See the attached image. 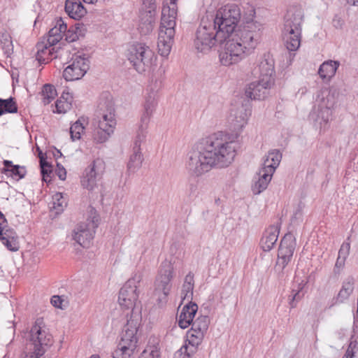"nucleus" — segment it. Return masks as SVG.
Wrapping results in <instances>:
<instances>
[{
  "instance_id": "1",
  "label": "nucleus",
  "mask_w": 358,
  "mask_h": 358,
  "mask_svg": "<svg viewBox=\"0 0 358 358\" xmlns=\"http://www.w3.org/2000/svg\"><path fill=\"white\" fill-rule=\"evenodd\" d=\"M236 155V143L222 133H215L203 138L188 152L185 169L190 176L199 178L213 168L228 167Z\"/></svg>"
},
{
  "instance_id": "2",
  "label": "nucleus",
  "mask_w": 358,
  "mask_h": 358,
  "mask_svg": "<svg viewBox=\"0 0 358 358\" xmlns=\"http://www.w3.org/2000/svg\"><path fill=\"white\" fill-rule=\"evenodd\" d=\"M241 19V10L236 4L219 8L211 20L203 18L196 31L194 46L200 52L210 50L217 43H222L235 30Z\"/></svg>"
},
{
  "instance_id": "3",
  "label": "nucleus",
  "mask_w": 358,
  "mask_h": 358,
  "mask_svg": "<svg viewBox=\"0 0 358 358\" xmlns=\"http://www.w3.org/2000/svg\"><path fill=\"white\" fill-rule=\"evenodd\" d=\"M116 126L115 103L108 92H103L99 99L96 120L92 132L94 141L102 143L114 132Z\"/></svg>"
},
{
  "instance_id": "4",
  "label": "nucleus",
  "mask_w": 358,
  "mask_h": 358,
  "mask_svg": "<svg viewBox=\"0 0 358 358\" xmlns=\"http://www.w3.org/2000/svg\"><path fill=\"white\" fill-rule=\"evenodd\" d=\"M177 10L173 2L169 6L162 8L157 46L159 54L163 57L168 56L171 50L175 35Z\"/></svg>"
},
{
  "instance_id": "5",
  "label": "nucleus",
  "mask_w": 358,
  "mask_h": 358,
  "mask_svg": "<svg viewBox=\"0 0 358 358\" xmlns=\"http://www.w3.org/2000/svg\"><path fill=\"white\" fill-rule=\"evenodd\" d=\"M127 321L124 326L121 340L116 350V355H122V358H129L137 347V331L141 322V313L134 310L129 315L127 313Z\"/></svg>"
},
{
  "instance_id": "6",
  "label": "nucleus",
  "mask_w": 358,
  "mask_h": 358,
  "mask_svg": "<svg viewBox=\"0 0 358 358\" xmlns=\"http://www.w3.org/2000/svg\"><path fill=\"white\" fill-rule=\"evenodd\" d=\"M263 25L253 20H247L243 25L234 30L229 37H233L245 51L251 54L261 41Z\"/></svg>"
},
{
  "instance_id": "7",
  "label": "nucleus",
  "mask_w": 358,
  "mask_h": 358,
  "mask_svg": "<svg viewBox=\"0 0 358 358\" xmlns=\"http://www.w3.org/2000/svg\"><path fill=\"white\" fill-rule=\"evenodd\" d=\"M29 337L34 348L27 358H39L52 344V336L45 327L42 318L36 320L30 330Z\"/></svg>"
},
{
  "instance_id": "8",
  "label": "nucleus",
  "mask_w": 358,
  "mask_h": 358,
  "mask_svg": "<svg viewBox=\"0 0 358 358\" xmlns=\"http://www.w3.org/2000/svg\"><path fill=\"white\" fill-rule=\"evenodd\" d=\"M334 106L333 96L327 90H321L317 96L316 104L309 117L320 126V129L325 130L332 115Z\"/></svg>"
},
{
  "instance_id": "9",
  "label": "nucleus",
  "mask_w": 358,
  "mask_h": 358,
  "mask_svg": "<svg viewBox=\"0 0 358 358\" xmlns=\"http://www.w3.org/2000/svg\"><path fill=\"white\" fill-rule=\"evenodd\" d=\"M127 59L136 71L142 73L149 69L155 59V53L149 46L141 43L129 45L127 50Z\"/></svg>"
},
{
  "instance_id": "10",
  "label": "nucleus",
  "mask_w": 358,
  "mask_h": 358,
  "mask_svg": "<svg viewBox=\"0 0 358 358\" xmlns=\"http://www.w3.org/2000/svg\"><path fill=\"white\" fill-rule=\"evenodd\" d=\"M141 280V273H136L124 283L120 290L118 296L119 304L123 309L131 310L129 315L134 310L141 313V308L136 306V303L139 294L138 286Z\"/></svg>"
},
{
  "instance_id": "11",
  "label": "nucleus",
  "mask_w": 358,
  "mask_h": 358,
  "mask_svg": "<svg viewBox=\"0 0 358 358\" xmlns=\"http://www.w3.org/2000/svg\"><path fill=\"white\" fill-rule=\"evenodd\" d=\"M99 215L94 208L89 211L86 222H81L73 230V239L83 248H88L98 227Z\"/></svg>"
},
{
  "instance_id": "12",
  "label": "nucleus",
  "mask_w": 358,
  "mask_h": 358,
  "mask_svg": "<svg viewBox=\"0 0 358 358\" xmlns=\"http://www.w3.org/2000/svg\"><path fill=\"white\" fill-rule=\"evenodd\" d=\"M225 41L219 55L222 65L229 66L236 64L250 55L233 37H228Z\"/></svg>"
},
{
  "instance_id": "13",
  "label": "nucleus",
  "mask_w": 358,
  "mask_h": 358,
  "mask_svg": "<svg viewBox=\"0 0 358 358\" xmlns=\"http://www.w3.org/2000/svg\"><path fill=\"white\" fill-rule=\"evenodd\" d=\"M225 41L219 55L222 65L229 66L236 64L250 55L233 37H228Z\"/></svg>"
},
{
  "instance_id": "14",
  "label": "nucleus",
  "mask_w": 358,
  "mask_h": 358,
  "mask_svg": "<svg viewBox=\"0 0 358 358\" xmlns=\"http://www.w3.org/2000/svg\"><path fill=\"white\" fill-rule=\"evenodd\" d=\"M296 248V240L291 233L286 234L281 239L278 252V259L275 271L279 273H283L284 269L291 261Z\"/></svg>"
},
{
  "instance_id": "15",
  "label": "nucleus",
  "mask_w": 358,
  "mask_h": 358,
  "mask_svg": "<svg viewBox=\"0 0 358 358\" xmlns=\"http://www.w3.org/2000/svg\"><path fill=\"white\" fill-rule=\"evenodd\" d=\"M105 168V162L102 159H94L85 169L81 178L80 182L83 187L89 191H92L97 187V182L101 179Z\"/></svg>"
},
{
  "instance_id": "16",
  "label": "nucleus",
  "mask_w": 358,
  "mask_h": 358,
  "mask_svg": "<svg viewBox=\"0 0 358 358\" xmlns=\"http://www.w3.org/2000/svg\"><path fill=\"white\" fill-rule=\"evenodd\" d=\"M173 278V266L169 262H163L160 266L159 273L155 281L156 293H162L160 300L166 299L172 288L171 280Z\"/></svg>"
},
{
  "instance_id": "17",
  "label": "nucleus",
  "mask_w": 358,
  "mask_h": 358,
  "mask_svg": "<svg viewBox=\"0 0 358 358\" xmlns=\"http://www.w3.org/2000/svg\"><path fill=\"white\" fill-rule=\"evenodd\" d=\"M162 87V81L152 80L151 83L148 85L147 93L145 96V102L143 104L144 111L141 117V122L148 124L150 118L158 103V91Z\"/></svg>"
},
{
  "instance_id": "18",
  "label": "nucleus",
  "mask_w": 358,
  "mask_h": 358,
  "mask_svg": "<svg viewBox=\"0 0 358 358\" xmlns=\"http://www.w3.org/2000/svg\"><path fill=\"white\" fill-rule=\"evenodd\" d=\"M90 68V61L83 55H75L71 63L63 71V77L66 81H73L82 78Z\"/></svg>"
},
{
  "instance_id": "19",
  "label": "nucleus",
  "mask_w": 358,
  "mask_h": 358,
  "mask_svg": "<svg viewBox=\"0 0 358 358\" xmlns=\"http://www.w3.org/2000/svg\"><path fill=\"white\" fill-rule=\"evenodd\" d=\"M210 324L208 316L201 315L192 323V327L187 334L189 343L199 345L202 342Z\"/></svg>"
},
{
  "instance_id": "20",
  "label": "nucleus",
  "mask_w": 358,
  "mask_h": 358,
  "mask_svg": "<svg viewBox=\"0 0 358 358\" xmlns=\"http://www.w3.org/2000/svg\"><path fill=\"white\" fill-rule=\"evenodd\" d=\"M6 219L0 211V240L6 248L13 252H16L20 248L18 236L16 232L6 226Z\"/></svg>"
},
{
  "instance_id": "21",
  "label": "nucleus",
  "mask_w": 358,
  "mask_h": 358,
  "mask_svg": "<svg viewBox=\"0 0 358 358\" xmlns=\"http://www.w3.org/2000/svg\"><path fill=\"white\" fill-rule=\"evenodd\" d=\"M303 20V11L301 8H289L284 17V25L282 31L301 32V24Z\"/></svg>"
},
{
  "instance_id": "22",
  "label": "nucleus",
  "mask_w": 358,
  "mask_h": 358,
  "mask_svg": "<svg viewBox=\"0 0 358 358\" xmlns=\"http://www.w3.org/2000/svg\"><path fill=\"white\" fill-rule=\"evenodd\" d=\"M274 83L264 78L258 79L250 83L246 90L245 95L252 99H264L269 94V90Z\"/></svg>"
},
{
  "instance_id": "23",
  "label": "nucleus",
  "mask_w": 358,
  "mask_h": 358,
  "mask_svg": "<svg viewBox=\"0 0 358 358\" xmlns=\"http://www.w3.org/2000/svg\"><path fill=\"white\" fill-rule=\"evenodd\" d=\"M197 310L198 306L195 303L189 302L184 306L177 317L178 326L185 329L192 324Z\"/></svg>"
},
{
  "instance_id": "24",
  "label": "nucleus",
  "mask_w": 358,
  "mask_h": 358,
  "mask_svg": "<svg viewBox=\"0 0 358 358\" xmlns=\"http://www.w3.org/2000/svg\"><path fill=\"white\" fill-rule=\"evenodd\" d=\"M36 49V59L41 64H45L57 57L58 48L50 46L48 42L37 43Z\"/></svg>"
},
{
  "instance_id": "25",
  "label": "nucleus",
  "mask_w": 358,
  "mask_h": 358,
  "mask_svg": "<svg viewBox=\"0 0 358 358\" xmlns=\"http://www.w3.org/2000/svg\"><path fill=\"white\" fill-rule=\"evenodd\" d=\"M67 25L62 17L55 20L54 27L50 29L47 36V42L50 46H55L59 43L64 34L66 33Z\"/></svg>"
},
{
  "instance_id": "26",
  "label": "nucleus",
  "mask_w": 358,
  "mask_h": 358,
  "mask_svg": "<svg viewBox=\"0 0 358 358\" xmlns=\"http://www.w3.org/2000/svg\"><path fill=\"white\" fill-rule=\"evenodd\" d=\"M259 79L264 78V80L270 81L274 83V61L268 56H264V58L259 62L258 65Z\"/></svg>"
},
{
  "instance_id": "27",
  "label": "nucleus",
  "mask_w": 358,
  "mask_h": 358,
  "mask_svg": "<svg viewBox=\"0 0 358 358\" xmlns=\"http://www.w3.org/2000/svg\"><path fill=\"white\" fill-rule=\"evenodd\" d=\"M279 235L278 227L272 225L265 230L260 241V246L264 251L268 252L275 245Z\"/></svg>"
},
{
  "instance_id": "28",
  "label": "nucleus",
  "mask_w": 358,
  "mask_h": 358,
  "mask_svg": "<svg viewBox=\"0 0 358 358\" xmlns=\"http://www.w3.org/2000/svg\"><path fill=\"white\" fill-rule=\"evenodd\" d=\"M64 10L69 17L79 20L87 14L80 0H66Z\"/></svg>"
},
{
  "instance_id": "29",
  "label": "nucleus",
  "mask_w": 358,
  "mask_h": 358,
  "mask_svg": "<svg viewBox=\"0 0 358 358\" xmlns=\"http://www.w3.org/2000/svg\"><path fill=\"white\" fill-rule=\"evenodd\" d=\"M248 119V113L243 106L232 110L229 117L231 124L236 131L241 130L247 124Z\"/></svg>"
},
{
  "instance_id": "30",
  "label": "nucleus",
  "mask_w": 358,
  "mask_h": 358,
  "mask_svg": "<svg viewBox=\"0 0 358 358\" xmlns=\"http://www.w3.org/2000/svg\"><path fill=\"white\" fill-rule=\"evenodd\" d=\"M4 167L1 172L8 177H12L17 180L23 178L26 175V169L24 166L19 165H13V162L9 160L3 162Z\"/></svg>"
},
{
  "instance_id": "31",
  "label": "nucleus",
  "mask_w": 358,
  "mask_h": 358,
  "mask_svg": "<svg viewBox=\"0 0 358 358\" xmlns=\"http://www.w3.org/2000/svg\"><path fill=\"white\" fill-rule=\"evenodd\" d=\"M273 173H267L265 169H261L258 173V179L255 181L252 186V190L254 194H259L264 191L270 182Z\"/></svg>"
},
{
  "instance_id": "32",
  "label": "nucleus",
  "mask_w": 358,
  "mask_h": 358,
  "mask_svg": "<svg viewBox=\"0 0 358 358\" xmlns=\"http://www.w3.org/2000/svg\"><path fill=\"white\" fill-rule=\"evenodd\" d=\"M281 159L282 155L280 151L278 150H273L266 156L262 169H265L267 173H273L275 169L278 166Z\"/></svg>"
},
{
  "instance_id": "33",
  "label": "nucleus",
  "mask_w": 358,
  "mask_h": 358,
  "mask_svg": "<svg viewBox=\"0 0 358 358\" xmlns=\"http://www.w3.org/2000/svg\"><path fill=\"white\" fill-rule=\"evenodd\" d=\"M282 36L287 49L289 51H296L299 49L301 41V32L282 31Z\"/></svg>"
},
{
  "instance_id": "34",
  "label": "nucleus",
  "mask_w": 358,
  "mask_h": 358,
  "mask_svg": "<svg viewBox=\"0 0 358 358\" xmlns=\"http://www.w3.org/2000/svg\"><path fill=\"white\" fill-rule=\"evenodd\" d=\"M354 284V278L348 276L343 282L342 287L337 295L336 303H343L349 298L353 292Z\"/></svg>"
},
{
  "instance_id": "35",
  "label": "nucleus",
  "mask_w": 358,
  "mask_h": 358,
  "mask_svg": "<svg viewBox=\"0 0 358 358\" xmlns=\"http://www.w3.org/2000/svg\"><path fill=\"white\" fill-rule=\"evenodd\" d=\"M339 66V63L336 61H327L323 62L318 70V74L323 80H329L336 73V71Z\"/></svg>"
},
{
  "instance_id": "36",
  "label": "nucleus",
  "mask_w": 358,
  "mask_h": 358,
  "mask_svg": "<svg viewBox=\"0 0 358 358\" xmlns=\"http://www.w3.org/2000/svg\"><path fill=\"white\" fill-rule=\"evenodd\" d=\"M143 161V157L141 151L133 150V152L127 164L128 171L132 173L136 172L141 167Z\"/></svg>"
},
{
  "instance_id": "37",
  "label": "nucleus",
  "mask_w": 358,
  "mask_h": 358,
  "mask_svg": "<svg viewBox=\"0 0 358 358\" xmlns=\"http://www.w3.org/2000/svg\"><path fill=\"white\" fill-rule=\"evenodd\" d=\"M198 345L189 343L186 341L185 343L175 352L173 358H191L192 355L196 351Z\"/></svg>"
},
{
  "instance_id": "38",
  "label": "nucleus",
  "mask_w": 358,
  "mask_h": 358,
  "mask_svg": "<svg viewBox=\"0 0 358 358\" xmlns=\"http://www.w3.org/2000/svg\"><path fill=\"white\" fill-rule=\"evenodd\" d=\"M194 287V275L189 272L185 278L182 288L183 299H192Z\"/></svg>"
},
{
  "instance_id": "39",
  "label": "nucleus",
  "mask_w": 358,
  "mask_h": 358,
  "mask_svg": "<svg viewBox=\"0 0 358 358\" xmlns=\"http://www.w3.org/2000/svg\"><path fill=\"white\" fill-rule=\"evenodd\" d=\"M148 124L141 122L138 127L137 134L134 140L133 150L141 151V145L145 143Z\"/></svg>"
},
{
  "instance_id": "40",
  "label": "nucleus",
  "mask_w": 358,
  "mask_h": 358,
  "mask_svg": "<svg viewBox=\"0 0 358 358\" xmlns=\"http://www.w3.org/2000/svg\"><path fill=\"white\" fill-rule=\"evenodd\" d=\"M52 204L51 208L55 210L56 214H60L66 207L67 201L62 193L57 192L52 196Z\"/></svg>"
},
{
  "instance_id": "41",
  "label": "nucleus",
  "mask_w": 358,
  "mask_h": 358,
  "mask_svg": "<svg viewBox=\"0 0 358 358\" xmlns=\"http://www.w3.org/2000/svg\"><path fill=\"white\" fill-rule=\"evenodd\" d=\"M85 120L84 118H79L74 122L70 127V134L72 141L78 140L81 138V134L85 130L84 124Z\"/></svg>"
},
{
  "instance_id": "42",
  "label": "nucleus",
  "mask_w": 358,
  "mask_h": 358,
  "mask_svg": "<svg viewBox=\"0 0 358 358\" xmlns=\"http://www.w3.org/2000/svg\"><path fill=\"white\" fill-rule=\"evenodd\" d=\"M0 112L5 113H15L17 112V106L14 99L10 97L7 99H0Z\"/></svg>"
},
{
  "instance_id": "43",
  "label": "nucleus",
  "mask_w": 358,
  "mask_h": 358,
  "mask_svg": "<svg viewBox=\"0 0 358 358\" xmlns=\"http://www.w3.org/2000/svg\"><path fill=\"white\" fill-rule=\"evenodd\" d=\"M57 91L54 86L45 84L42 90L41 96L44 105L49 104L56 96Z\"/></svg>"
},
{
  "instance_id": "44",
  "label": "nucleus",
  "mask_w": 358,
  "mask_h": 358,
  "mask_svg": "<svg viewBox=\"0 0 358 358\" xmlns=\"http://www.w3.org/2000/svg\"><path fill=\"white\" fill-rule=\"evenodd\" d=\"M153 23L154 20L152 17L151 15L148 16L145 19L142 18L138 24V29L141 34L143 35H147L150 34L153 29Z\"/></svg>"
},
{
  "instance_id": "45",
  "label": "nucleus",
  "mask_w": 358,
  "mask_h": 358,
  "mask_svg": "<svg viewBox=\"0 0 358 358\" xmlns=\"http://www.w3.org/2000/svg\"><path fill=\"white\" fill-rule=\"evenodd\" d=\"M40 166L41 169V174L43 178L46 177L48 175L52 173V166L49 162L45 161L43 158L40 157Z\"/></svg>"
},
{
  "instance_id": "46",
  "label": "nucleus",
  "mask_w": 358,
  "mask_h": 358,
  "mask_svg": "<svg viewBox=\"0 0 358 358\" xmlns=\"http://www.w3.org/2000/svg\"><path fill=\"white\" fill-rule=\"evenodd\" d=\"M71 104L70 102L66 101H62V99H58L56 101V109L58 113H65L68 110L71 108Z\"/></svg>"
},
{
  "instance_id": "47",
  "label": "nucleus",
  "mask_w": 358,
  "mask_h": 358,
  "mask_svg": "<svg viewBox=\"0 0 358 358\" xmlns=\"http://www.w3.org/2000/svg\"><path fill=\"white\" fill-rule=\"evenodd\" d=\"M350 240V237H348L347 241L344 242L338 251V257L347 259L348 256L350 253V243L348 241Z\"/></svg>"
},
{
  "instance_id": "48",
  "label": "nucleus",
  "mask_w": 358,
  "mask_h": 358,
  "mask_svg": "<svg viewBox=\"0 0 358 358\" xmlns=\"http://www.w3.org/2000/svg\"><path fill=\"white\" fill-rule=\"evenodd\" d=\"M140 358H159V353L157 350L150 348L141 353Z\"/></svg>"
},
{
  "instance_id": "49",
  "label": "nucleus",
  "mask_w": 358,
  "mask_h": 358,
  "mask_svg": "<svg viewBox=\"0 0 358 358\" xmlns=\"http://www.w3.org/2000/svg\"><path fill=\"white\" fill-rule=\"evenodd\" d=\"M76 30L78 29V28H76ZM64 36H65V39L66 41L71 43L74 42L78 39V31H74L73 29H69L68 31L66 30V33L64 34Z\"/></svg>"
},
{
  "instance_id": "50",
  "label": "nucleus",
  "mask_w": 358,
  "mask_h": 358,
  "mask_svg": "<svg viewBox=\"0 0 358 358\" xmlns=\"http://www.w3.org/2000/svg\"><path fill=\"white\" fill-rule=\"evenodd\" d=\"M302 296L300 295V289H298L289 299V304L291 308H294L296 306L299 301L301 300Z\"/></svg>"
},
{
  "instance_id": "51",
  "label": "nucleus",
  "mask_w": 358,
  "mask_h": 358,
  "mask_svg": "<svg viewBox=\"0 0 358 358\" xmlns=\"http://www.w3.org/2000/svg\"><path fill=\"white\" fill-rule=\"evenodd\" d=\"M143 4L150 14L157 8L156 0H143Z\"/></svg>"
},
{
  "instance_id": "52",
  "label": "nucleus",
  "mask_w": 358,
  "mask_h": 358,
  "mask_svg": "<svg viewBox=\"0 0 358 358\" xmlns=\"http://www.w3.org/2000/svg\"><path fill=\"white\" fill-rule=\"evenodd\" d=\"M56 173L59 178L62 180H64L66 177V171L63 166L57 164Z\"/></svg>"
},
{
  "instance_id": "53",
  "label": "nucleus",
  "mask_w": 358,
  "mask_h": 358,
  "mask_svg": "<svg viewBox=\"0 0 358 358\" xmlns=\"http://www.w3.org/2000/svg\"><path fill=\"white\" fill-rule=\"evenodd\" d=\"M343 25V21L338 15H335L333 19V26L336 29H341Z\"/></svg>"
},
{
  "instance_id": "54",
  "label": "nucleus",
  "mask_w": 358,
  "mask_h": 358,
  "mask_svg": "<svg viewBox=\"0 0 358 358\" xmlns=\"http://www.w3.org/2000/svg\"><path fill=\"white\" fill-rule=\"evenodd\" d=\"M62 301H63V300L61 299V297L59 296H53L51 298L50 302L53 306H55L56 308H61Z\"/></svg>"
},
{
  "instance_id": "55",
  "label": "nucleus",
  "mask_w": 358,
  "mask_h": 358,
  "mask_svg": "<svg viewBox=\"0 0 358 358\" xmlns=\"http://www.w3.org/2000/svg\"><path fill=\"white\" fill-rule=\"evenodd\" d=\"M59 99H62V101H66L68 102H70V104H71L73 97L69 92H63L62 96Z\"/></svg>"
},
{
  "instance_id": "56",
  "label": "nucleus",
  "mask_w": 358,
  "mask_h": 358,
  "mask_svg": "<svg viewBox=\"0 0 358 358\" xmlns=\"http://www.w3.org/2000/svg\"><path fill=\"white\" fill-rule=\"evenodd\" d=\"M345 259H346L338 256V258L336 259V264H335L336 267H338V268L343 267L345 264Z\"/></svg>"
},
{
  "instance_id": "57",
  "label": "nucleus",
  "mask_w": 358,
  "mask_h": 358,
  "mask_svg": "<svg viewBox=\"0 0 358 358\" xmlns=\"http://www.w3.org/2000/svg\"><path fill=\"white\" fill-rule=\"evenodd\" d=\"M354 357V354L352 350L349 348L347 350L346 353L343 358H352Z\"/></svg>"
},
{
  "instance_id": "58",
  "label": "nucleus",
  "mask_w": 358,
  "mask_h": 358,
  "mask_svg": "<svg viewBox=\"0 0 358 358\" xmlns=\"http://www.w3.org/2000/svg\"><path fill=\"white\" fill-rule=\"evenodd\" d=\"M348 3L353 6L358 4V0H347Z\"/></svg>"
},
{
  "instance_id": "59",
  "label": "nucleus",
  "mask_w": 358,
  "mask_h": 358,
  "mask_svg": "<svg viewBox=\"0 0 358 358\" xmlns=\"http://www.w3.org/2000/svg\"><path fill=\"white\" fill-rule=\"evenodd\" d=\"M83 2L86 3H89V4H94L95 3L97 0H83Z\"/></svg>"
},
{
  "instance_id": "60",
  "label": "nucleus",
  "mask_w": 358,
  "mask_h": 358,
  "mask_svg": "<svg viewBox=\"0 0 358 358\" xmlns=\"http://www.w3.org/2000/svg\"><path fill=\"white\" fill-rule=\"evenodd\" d=\"M43 180L46 182H48L51 180V177H50V175H48L46 176V177L45 178H43Z\"/></svg>"
},
{
  "instance_id": "61",
  "label": "nucleus",
  "mask_w": 358,
  "mask_h": 358,
  "mask_svg": "<svg viewBox=\"0 0 358 358\" xmlns=\"http://www.w3.org/2000/svg\"><path fill=\"white\" fill-rule=\"evenodd\" d=\"M113 358H122V356L116 355V350H115L113 355Z\"/></svg>"
},
{
  "instance_id": "62",
  "label": "nucleus",
  "mask_w": 358,
  "mask_h": 358,
  "mask_svg": "<svg viewBox=\"0 0 358 358\" xmlns=\"http://www.w3.org/2000/svg\"><path fill=\"white\" fill-rule=\"evenodd\" d=\"M176 0H170V3L168 5H164V6H169L171 4V3H173V2L175 4H176ZM176 6H177V5H176Z\"/></svg>"
},
{
  "instance_id": "63",
  "label": "nucleus",
  "mask_w": 358,
  "mask_h": 358,
  "mask_svg": "<svg viewBox=\"0 0 358 358\" xmlns=\"http://www.w3.org/2000/svg\"><path fill=\"white\" fill-rule=\"evenodd\" d=\"M90 358H99V356L97 355H92Z\"/></svg>"
},
{
  "instance_id": "64",
  "label": "nucleus",
  "mask_w": 358,
  "mask_h": 358,
  "mask_svg": "<svg viewBox=\"0 0 358 358\" xmlns=\"http://www.w3.org/2000/svg\"><path fill=\"white\" fill-rule=\"evenodd\" d=\"M357 313H358V303H357Z\"/></svg>"
}]
</instances>
